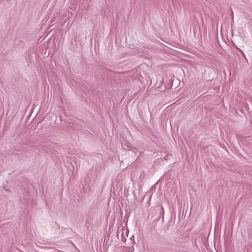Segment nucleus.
Masks as SVG:
<instances>
[{"label": "nucleus", "instance_id": "nucleus-1", "mask_svg": "<svg viewBox=\"0 0 252 252\" xmlns=\"http://www.w3.org/2000/svg\"><path fill=\"white\" fill-rule=\"evenodd\" d=\"M158 211L159 213V216L155 219L153 221V223H154L156 221H158L160 220V217L161 216H162V221H163V214H164V210L162 207H159L158 208Z\"/></svg>", "mask_w": 252, "mask_h": 252}, {"label": "nucleus", "instance_id": "nucleus-2", "mask_svg": "<svg viewBox=\"0 0 252 252\" xmlns=\"http://www.w3.org/2000/svg\"><path fill=\"white\" fill-rule=\"evenodd\" d=\"M238 50V51L242 54V55H243V56L244 57V58L245 59V60L247 61V59L246 58V57L244 54V53L243 52V51L240 48H238V47H236Z\"/></svg>", "mask_w": 252, "mask_h": 252}, {"label": "nucleus", "instance_id": "nucleus-3", "mask_svg": "<svg viewBox=\"0 0 252 252\" xmlns=\"http://www.w3.org/2000/svg\"><path fill=\"white\" fill-rule=\"evenodd\" d=\"M122 241L124 242H125L126 241V238L124 237V233L123 232L121 235Z\"/></svg>", "mask_w": 252, "mask_h": 252}, {"label": "nucleus", "instance_id": "nucleus-4", "mask_svg": "<svg viewBox=\"0 0 252 252\" xmlns=\"http://www.w3.org/2000/svg\"><path fill=\"white\" fill-rule=\"evenodd\" d=\"M3 188L4 189V190L7 192H11V190L8 189H7L5 186H3Z\"/></svg>", "mask_w": 252, "mask_h": 252}, {"label": "nucleus", "instance_id": "nucleus-5", "mask_svg": "<svg viewBox=\"0 0 252 252\" xmlns=\"http://www.w3.org/2000/svg\"><path fill=\"white\" fill-rule=\"evenodd\" d=\"M55 223L58 226V227L59 228V227H60L59 224L57 222H55Z\"/></svg>", "mask_w": 252, "mask_h": 252}, {"label": "nucleus", "instance_id": "nucleus-6", "mask_svg": "<svg viewBox=\"0 0 252 252\" xmlns=\"http://www.w3.org/2000/svg\"><path fill=\"white\" fill-rule=\"evenodd\" d=\"M117 237L118 238V237H119V234H118V233H117Z\"/></svg>", "mask_w": 252, "mask_h": 252}]
</instances>
